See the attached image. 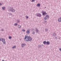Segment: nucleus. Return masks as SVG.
I'll list each match as a JSON object with an SVG mask.
<instances>
[{
	"instance_id": "obj_1",
	"label": "nucleus",
	"mask_w": 61,
	"mask_h": 61,
	"mask_svg": "<svg viewBox=\"0 0 61 61\" xmlns=\"http://www.w3.org/2000/svg\"><path fill=\"white\" fill-rule=\"evenodd\" d=\"M24 39L25 41L28 42V41H31L32 40V38L30 36H25L24 37Z\"/></svg>"
},
{
	"instance_id": "obj_2",
	"label": "nucleus",
	"mask_w": 61,
	"mask_h": 61,
	"mask_svg": "<svg viewBox=\"0 0 61 61\" xmlns=\"http://www.w3.org/2000/svg\"><path fill=\"white\" fill-rule=\"evenodd\" d=\"M2 42L3 43V44H5V39L3 38H2Z\"/></svg>"
},
{
	"instance_id": "obj_3",
	"label": "nucleus",
	"mask_w": 61,
	"mask_h": 61,
	"mask_svg": "<svg viewBox=\"0 0 61 61\" xmlns=\"http://www.w3.org/2000/svg\"><path fill=\"white\" fill-rule=\"evenodd\" d=\"M26 33L27 34H29L30 33V30H27V31Z\"/></svg>"
},
{
	"instance_id": "obj_4",
	"label": "nucleus",
	"mask_w": 61,
	"mask_h": 61,
	"mask_svg": "<svg viewBox=\"0 0 61 61\" xmlns=\"http://www.w3.org/2000/svg\"><path fill=\"white\" fill-rule=\"evenodd\" d=\"M42 13H43V15H45L46 14H47V13H46V12H42Z\"/></svg>"
},
{
	"instance_id": "obj_5",
	"label": "nucleus",
	"mask_w": 61,
	"mask_h": 61,
	"mask_svg": "<svg viewBox=\"0 0 61 61\" xmlns=\"http://www.w3.org/2000/svg\"><path fill=\"white\" fill-rule=\"evenodd\" d=\"M58 21H61V17L58 19Z\"/></svg>"
},
{
	"instance_id": "obj_6",
	"label": "nucleus",
	"mask_w": 61,
	"mask_h": 61,
	"mask_svg": "<svg viewBox=\"0 0 61 61\" xmlns=\"http://www.w3.org/2000/svg\"><path fill=\"white\" fill-rule=\"evenodd\" d=\"M37 16H39V17H41V14L39 13L38 15H37Z\"/></svg>"
},
{
	"instance_id": "obj_7",
	"label": "nucleus",
	"mask_w": 61,
	"mask_h": 61,
	"mask_svg": "<svg viewBox=\"0 0 61 61\" xmlns=\"http://www.w3.org/2000/svg\"><path fill=\"white\" fill-rule=\"evenodd\" d=\"M50 43V42H49L48 41L46 42V44H47V45H49Z\"/></svg>"
},
{
	"instance_id": "obj_8",
	"label": "nucleus",
	"mask_w": 61,
	"mask_h": 61,
	"mask_svg": "<svg viewBox=\"0 0 61 61\" xmlns=\"http://www.w3.org/2000/svg\"><path fill=\"white\" fill-rule=\"evenodd\" d=\"M41 5L40 4V3H38L37 5V6H40Z\"/></svg>"
},
{
	"instance_id": "obj_9",
	"label": "nucleus",
	"mask_w": 61,
	"mask_h": 61,
	"mask_svg": "<svg viewBox=\"0 0 61 61\" xmlns=\"http://www.w3.org/2000/svg\"><path fill=\"white\" fill-rule=\"evenodd\" d=\"M36 32H37V33H38V29H36Z\"/></svg>"
},
{
	"instance_id": "obj_10",
	"label": "nucleus",
	"mask_w": 61,
	"mask_h": 61,
	"mask_svg": "<svg viewBox=\"0 0 61 61\" xmlns=\"http://www.w3.org/2000/svg\"><path fill=\"white\" fill-rule=\"evenodd\" d=\"M53 36H56V35L55 33H54L53 34Z\"/></svg>"
},
{
	"instance_id": "obj_11",
	"label": "nucleus",
	"mask_w": 61,
	"mask_h": 61,
	"mask_svg": "<svg viewBox=\"0 0 61 61\" xmlns=\"http://www.w3.org/2000/svg\"><path fill=\"white\" fill-rule=\"evenodd\" d=\"M25 45L24 44H22V47H23L24 46H25Z\"/></svg>"
},
{
	"instance_id": "obj_12",
	"label": "nucleus",
	"mask_w": 61,
	"mask_h": 61,
	"mask_svg": "<svg viewBox=\"0 0 61 61\" xmlns=\"http://www.w3.org/2000/svg\"><path fill=\"white\" fill-rule=\"evenodd\" d=\"M2 8L3 10H5V7H2Z\"/></svg>"
},
{
	"instance_id": "obj_13",
	"label": "nucleus",
	"mask_w": 61,
	"mask_h": 61,
	"mask_svg": "<svg viewBox=\"0 0 61 61\" xmlns=\"http://www.w3.org/2000/svg\"><path fill=\"white\" fill-rule=\"evenodd\" d=\"M18 27L19 28H20V27H21V26H20V25H19L18 26Z\"/></svg>"
},
{
	"instance_id": "obj_14",
	"label": "nucleus",
	"mask_w": 61,
	"mask_h": 61,
	"mask_svg": "<svg viewBox=\"0 0 61 61\" xmlns=\"http://www.w3.org/2000/svg\"><path fill=\"white\" fill-rule=\"evenodd\" d=\"M43 43L44 44H46V41H44Z\"/></svg>"
},
{
	"instance_id": "obj_15",
	"label": "nucleus",
	"mask_w": 61,
	"mask_h": 61,
	"mask_svg": "<svg viewBox=\"0 0 61 61\" xmlns=\"http://www.w3.org/2000/svg\"><path fill=\"white\" fill-rule=\"evenodd\" d=\"M32 34H35V31H33L32 32Z\"/></svg>"
},
{
	"instance_id": "obj_16",
	"label": "nucleus",
	"mask_w": 61,
	"mask_h": 61,
	"mask_svg": "<svg viewBox=\"0 0 61 61\" xmlns=\"http://www.w3.org/2000/svg\"><path fill=\"white\" fill-rule=\"evenodd\" d=\"M22 31H24V32H25V30H24V29H23L22 30Z\"/></svg>"
},
{
	"instance_id": "obj_17",
	"label": "nucleus",
	"mask_w": 61,
	"mask_h": 61,
	"mask_svg": "<svg viewBox=\"0 0 61 61\" xmlns=\"http://www.w3.org/2000/svg\"><path fill=\"white\" fill-rule=\"evenodd\" d=\"M9 39H11V38H12V37L11 36H9Z\"/></svg>"
},
{
	"instance_id": "obj_18",
	"label": "nucleus",
	"mask_w": 61,
	"mask_h": 61,
	"mask_svg": "<svg viewBox=\"0 0 61 61\" xmlns=\"http://www.w3.org/2000/svg\"><path fill=\"white\" fill-rule=\"evenodd\" d=\"M15 46H14L13 47H12V48H15Z\"/></svg>"
},
{
	"instance_id": "obj_19",
	"label": "nucleus",
	"mask_w": 61,
	"mask_h": 61,
	"mask_svg": "<svg viewBox=\"0 0 61 61\" xmlns=\"http://www.w3.org/2000/svg\"><path fill=\"white\" fill-rule=\"evenodd\" d=\"M46 17L48 18L49 17V16H48V15H46Z\"/></svg>"
},
{
	"instance_id": "obj_20",
	"label": "nucleus",
	"mask_w": 61,
	"mask_h": 61,
	"mask_svg": "<svg viewBox=\"0 0 61 61\" xmlns=\"http://www.w3.org/2000/svg\"><path fill=\"white\" fill-rule=\"evenodd\" d=\"M44 19H45V20H46L47 18H46V17H45V18H44Z\"/></svg>"
},
{
	"instance_id": "obj_21",
	"label": "nucleus",
	"mask_w": 61,
	"mask_h": 61,
	"mask_svg": "<svg viewBox=\"0 0 61 61\" xmlns=\"http://www.w3.org/2000/svg\"><path fill=\"white\" fill-rule=\"evenodd\" d=\"M26 18H28L29 17H28V16H26Z\"/></svg>"
},
{
	"instance_id": "obj_22",
	"label": "nucleus",
	"mask_w": 61,
	"mask_h": 61,
	"mask_svg": "<svg viewBox=\"0 0 61 61\" xmlns=\"http://www.w3.org/2000/svg\"><path fill=\"white\" fill-rule=\"evenodd\" d=\"M32 2H33V1H35V0H32Z\"/></svg>"
},
{
	"instance_id": "obj_23",
	"label": "nucleus",
	"mask_w": 61,
	"mask_h": 61,
	"mask_svg": "<svg viewBox=\"0 0 61 61\" xmlns=\"http://www.w3.org/2000/svg\"><path fill=\"white\" fill-rule=\"evenodd\" d=\"M12 12H15V10H12Z\"/></svg>"
},
{
	"instance_id": "obj_24",
	"label": "nucleus",
	"mask_w": 61,
	"mask_h": 61,
	"mask_svg": "<svg viewBox=\"0 0 61 61\" xmlns=\"http://www.w3.org/2000/svg\"><path fill=\"white\" fill-rule=\"evenodd\" d=\"M60 50L61 51V48L60 49Z\"/></svg>"
},
{
	"instance_id": "obj_25",
	"label": "nucleus",
	"mask_w": 61,
	"mask_h": 61,
	"mask_svg": "<svg viewBox=\"0 0 61 61\" xmlns=\"http://www.w3.org/2000/svg\"><path fill=\"white\" fill-rule=\"evenodd\" d=\"M17 25V23H16V25Z\"/></svg>"
},
{
	"instance_id": "obj_26",
	"label": "nucleus",
	"mask_w": 61,
	"mask_h": 61,
	"mask_svg": "<svg viewBox=\"0 0 61 61\" xmlns=\"http://www.w3.org/2000/svg\"><path fill=\"white\" fill-rule=\"evenodd\" d=\"M2 5V4H1V3H0V5Z\"/></svg>"
},
{
	"instance_id": "obj_27",
	"label": "nucleus",
	"mask_w": 61,
	"mask_h": 61,
	"mask_svg": "<svg viewBox=\"0 0 61 61\" xmlns=\"http://www.w3.org/2000/svg\"><path fill=\"white\" fill-rule=\"evenodd\" d=\"M2 31H4V30L2 29L1 30Z\"/></svg>"
},
{
	"instance_id": "obj_28",
	"label": "nucleus",
	"mask_w": 61,
	"mask_h": 61,
	"mask_svg": "<svg viewBox=\"0 0 61 61\" xmlns=\"http://www.w3.org/2000/svg\"><path fill=\"white\" fill-rule=\"evenodd\" d=\"M0 41H1V39L0 38Z\"/></svg>"
},
{
	"instance_id": "obj_29",
	"label": "nucleus",
	"mask_w": 61,
	"mask_h": 61,
	"mask_svg": "<svg viewBox=\"0 0 61 61\" xmlns=\"http://www.w3.org/2000/svg\"><path fill=\"white\" fill-rule=\"evenodd\" d=\"M2 61H4V60H2Z\"/></svg>"
}]
</instances>
